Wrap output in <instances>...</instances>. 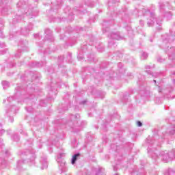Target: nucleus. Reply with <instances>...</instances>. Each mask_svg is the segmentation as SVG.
Masks as SVG:
<instances>
[{
	"label": "nucleus",
	"instance_id": "f257e3e1",
	"mask_svg": "<svg viewBox=\"0 0 175 175\" xmlns=\"http://www.w3.org/2000/svg\"><path fill=\"white\" fill-rule=\"evenodd\" d=\"M77 157H80V153H77L72 157V159L71 161L72 165H75L76 161H77Z\"/></svg>",
	"mask_w": 175,
	"mask_h": 175
},
{
	"label": "nucleus",
	"instance_id": "f03ea898",
	"mask_svg": "<svg viewBox=\"0 0 175 175\" xmlns=\"http://www.w3.org/2000/svg\"><path fill=\"white\" fill-rule=\"evenodd\" d=\"M137 126H142V122H140V121L137 122Z\"/></svg>",
	"mask_w": 175,
	"mask_h": 175
}]
</instances>
